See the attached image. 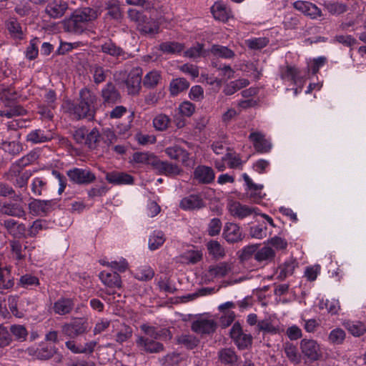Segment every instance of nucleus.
I'll use <instances>...</instances> for the list:
<instances>
[{"label": "nucleus", "mask_w": 366, "mask_h": 366, "mask_svg": "<svg viewBox=\"0 0 366 366\" xmlns=\"http://www.w3.org/2000/svg\"><path fill=\"white\" fill-rule=\"evenodd\" d=\"M98 11L95 9L84 7L75 10L69 18L63 21L64 29L69 33L81 34L85 31L89 24L97 19Z\"/></svg>", "instance_id": "f257e3e1"}, {"label": "nucleus", "mask_w": 366, "mask_h": 366, "mask_svg": "<svg viewBox=\"0 0 366 366\" xmlns=\"http://www.w3.org/2000/svg\"><path fill=\"white\" fill-rule=\"evenodd\" d=\"M97 96L87 88H84L79 92V102L70 103L68 108L69 112L74 115L76 119H94L96 113Z\"/></svg>", "instance_id": "f03ea898"}, {"label": "nucleus", "mask_w": 366, "mask_h": 366, "mask_svg": "<svg viewBox=\"0 0 366 366\" xmlns=\"http://www.w3.org/2000/svg\"><path fill=\"white\" fill-rule=\"evenodd\" d=\"M32 174L30 170H21L16 165H11L8 172L4 173V177L13 185L19 189L26 190L28 181Z\"/></svg>", "instance_id": "7ed1b4c3"}, {"label": "nucleus", "mask_w": 366, "mask_h": 366, "mask_svg": "<svg viewBox=\"0 0 366 366\" xmlns=\"http://www.w3.org/2000/svg\"><path fill=\"white\" fill-rule=\"evenodd\" d=\"M89 324L84 318H74L71 322L65 323L61 327L64 335L70 338H76L88 331Z\"/></svg>", "instance_id": "20e7f679"}, {"label": "nucleus", "mask_w": 366, "mask_h": 366, "mask_svg": "<svg viewBox=\"0 0 366 366\" xmlns=\"http://www.w3.org/2000/svg\"><path fill=\"white\" fill-rule=\"evenodd\" d=\"M69 180L76 184L88 185L96 180V175L88 168L74 167L66 171Z\"/></svg>", "instance_id": "39448f33"}, {"label": "nucleus", "mask_w": 366, "mask_h": 366, "mask_svg": "<svg viewBox=\"0 0 366 366\" xmlns=\"http://www.w3.org/2000/svg\"><path fill=\"white\" fill-rule=\"evenodd\" d=\"M300 350L311 362L319 360L322 357L320 345L313 339H302L300 341Z\"/></svg>", "instance_id": "423d86ee"}, {"label": "nucleus", "mask_w": 366, "mask_h": 366, "mask_svg": "<svg viewBox=\"0 0 366 366\" xmlns=\"http://www.w3.org/2000/svg\"><path fill=\"white\" fill-rule=\"evenodd\" d=\"M142 69L140 67L133 68L129 73L125 84L129 95H137L141 90Z\"/></svg>", "instance_id": "0eeeda50"}, {"label": "nucleus", "mask_w": 366, "mask_h": 366, "mask_svg": "<svg viewBox=\"0 0 366 366\" xmlns=\"http://www.w3.org/2000/svg\"><path fill=\"white\" fill-rule=\"evenodd\" d=\"M136 345L139 350L144 353L157 354L164 350L162 343L145 336H138L136 340Z\"/></svg>", "instance_id": "6e6552de"}, {"label": "nucleus", "mask_w": 366, "mask_h": 366, "mask_svg": "<svg viewBox=\"0 0 366 366\" xmlns=\"http://www.w3.org/2000/svg\"><path fill=\"white\" fill-rule=\"evenodd\" d=\"M230 337L239 349H245L252 342V335L244 333L238 322H235L231 328Z\"/></svg>", "instance_id": "1a4fd4ad"}, {"label": "nucleus", "mask_w": 366, "mask_h": 366, "mask_svg": "<svg viewBox=\"0 0 366 366\" xmlns=\"http://www.w3.org/2000/svg\"><path fill=\"white\" fill-rule=\"evenodd\" d=\"M54 199L41 200L33 199L28 204L31 214L36 216H46L51 212L56 205Z\"/></svg>", "instance_id": "9d476101"}, {"label": "nucleus", "mask_w": 366, "mask_h": 366, "mask_svg": "<svg viewBox=\"0 0 366 366\" xmlns=\"http://www.w3.org/2000/svg\"><path fill=\"white\" fill-rule=\"evenodd\" d=\"M1 225L14 239L26 237V227L24 223L9 218L3 220Z\"/></svg>", "instance_id": "9b49d317"}, {"label": "nucleus", "mask_w": 366, "mask_h": 366, "mask_svg": "<svg viewBox=\"0 0 366 366\" xmlns=\"http://www.w3.org/2000/svg\"><path fill=\"white\" fill-rule=\"evenodd\" d=\"M100 95L102 99V103L105 107L112 106L119 102L121 100L120 92L111 81L107 82L102 88Z\"/></svg>", "instance_id": "f8f14e48"}, {"label": "nucleus", "mask_w": 366, "mask_h": 366, "mask_svg": "<svg viewBox=\"0 0 366 366\" xmlns=\"http://www.w3.org/2000/svg\"><path fill=\"white\" fill-rule=\"evenodd\" d=\"M100 51L118 61L128 58V54L111 39L106 40L100 45Z\"/></svg>", "instance_id": "ddd939ff"}, {"label": "nucleus", "mask_w": 366, "mask_h": 366, "mask_svg": "<svg viewBox=\"0 0 366 366\" xmlns=\"http://www.w3.org/2000/svg\"><path fill=\"white\" fill-rule=\"evenodd\" d=\"M0 213L4 215L20 219H26L24 207L19 202H5L0 206Z\"/></svg>", "instance_id": "4468645a"}, {"label": "nucleus", "mask_w": 366, "mask_h": 366, "mask_svg": "<svg viewBox=\"0 0 366 366\" xmlns=\"http://www.w3.org/2000/svg\"><path fill=\"white\" fill-rule=\"evenodd\" d=\"M152 168L159 174H164L169 177L178 175L182 172L178 165L167 161H162L157 157L155 162L152 163Z\"/></svg>", "instance_id": "2eb2a0df"}, {"label": "nucleus", "mask_w": 366, "mask_h": 366, "mask_svg": "<svg viewBox=\"0 0 366 366\" xmlns=\"http://www.w3.org/2000/svg\"><path fill=\"white\" fill-rule=\"evenodd\" d=\"M191 327L197 334L209 335L216 330L217 323L212 319L200 317L192 323Z\"/></svg>", "instance_id": "dca6fc26"}, {"label": "nucleus", "mask_w": 366, "mask_h": 366, "mask_svg": "<svg viewBox=\"0 0 366 366\" xmlns=\"http://www.w3.org/2000/svg\"><path fill=\"white\" fill-rule=\"evenodd\" d=\"M249 139L252 142L255 150L260 153L268 152L272 148L271 142L265 138V135L259 132H252Z\"/></svg>", "instance_id": "f3484780"}, {"label": "nucleus", "mask_w": 366, "mask_h": 366, "mask_svg": "<svg viewBox=\"0 0 366 366\" xmlns=\"http://www.w3.org/2000/svg\"><path fill=\"white\" fill-rule=\"evenodd\" d=\"M295 9L301 11L312 19H317L322 16V11L315 4L306 1H296L293 3Z\"/></svg>", "instance_id": "a211bd4d"}, {"label": "nucleus", "mask_w": 366, "mask_h": 366, "mask_svg": "<svg viewBox=\"0 0 366 366\" xmlns=\"http://www.w3.org/2000/svg\"><path fill=\"white\" fill-rule=\"evenodd\" d=\"M229 211L233 217L242 219L256 213V208L242 204L239 202H233L229 204Z\"/></svg>", "instance_id": "6ab92c4d"}, {"label": "nucleus", "mask_w": 366, "mask_h": 366, "mask_svg": "<svg viewBox=\"0 0 366 366\" xmlns=\"http://www.w3.org/2000/svg\"><path fill=\"white\" fill-rule=\"evenodd\" d=\"M214 177L213 169L207 166L197 167L193 173L194 179L199 184H210L214 181Z\"/></svg>", "instance_id": "aec40b11"}, {"label": "nucleus", "mask_w": 366, "mask_h": 366, "mask_svg": "<svg viewBox=\"0 0 366 366\" xmlns=\"http://www.w3.org/2000/svg\"><path fill=\"white\" fill-rule=\"evenodd\" d=\"M179 207L184 210L199 209L205 207V202L200 194H193L184 197Z\"/></svg>", "instance_id": "412c9836"}, {"label": "nucleus", "mask_w": 366, "mask_h": 366, "mask_svg": "<svg viewBox=\"0 0 366 366\" xmlns=\"http://www.w3.org/2000/svg\"><path fill=\"white\" fill-rule=\"evenodd\" d=\"M67 8V4L63 0H50L45 11L50 17L58 19L64 14Z\"/></svg>", "instance_id": "4be33fe9"}, {"label": "nucleus", "mask_w": 366, "mask_h": 366, "mask_svg": "<svg viewBox=\"0 0 366 366\" xmlns=\"http://www.w3.org/2000/svg\"><path fill=\"white\" fill-rule=\"evenodd\" d=\"M29 355L39 360H48L56 352V348L48 344H42L38 347H30L28 349Z\"/></svg>", "instance_id": "5701e85b"}, {"label": "nucleus", "mask_w": 366, "mask_h": 366, "mask_svg": "<svg viewBox=\"0 0 366 366\" xmlns=\"http://www.w3.org/2000/svg\"><path fill=\"white\" fill-rule=\"evenodd\" d=\"M166 154L172 159L182 162L184 165H189V153L178 145H174L165 149Z\"/></svg>", "instance_id": "b1692460"}, {"label": "nucleus", "mask_w": 366, "mask_h": 366, "mask_svg": "<svg viewBox=\"0 0 366 366\" xmlns=\"http://www.w3.org/2000/svg\"><path fill=\"white\" fill-rule=\"evenodd\" d=\"M74 307V301L71 298L60 297L54 302L52 310L54 312L59 315H66L73 310Z\"/></svg>", "instance_id": "393cba45"}, {"label": "nucleus", "mask_w": 366, "mask_h": 366, "mask_svg": "<svg viewBox=\"0 0 366 366\" xmlns=\"http://www.w3.org/2000/svg\"><path fill=\"white\" fill-rule=\"evenodd\" d=\"M105 179L112 184H132L134 183V177L132 175L117 171L107 172Z\"/></svg>", "instance_id": "a878e982"}, {"label": "nucleus", "mask_w": 366, "mask_h": 366, "mask_svg": "<svg viewBox=\"0 0 366 366\" xmlns=\"http://www.w3.org/2000/svg\"><path fill=\"white\" fill-rule=\"evenodd\" d=\"M223 236L226 241L229 243L241 241L243 237L240 227L237 224L232 222L225 224Z\"/></svg>", "instance_id": "bb28decb"}, {"label": "nucleus", "mask_w": 366, "mask_h": 366, "mask_svg": "<svg viewBox=\"0 0 366 366\" xmlns=\"http://www.w3.org/2000/svg\"><path fill=\"white\" fill-rule=\"evenodd\" d=\"M99 278L106 286L110 288H120L122 287L121 277L117 272L103 271L100 272Z\"/></svg>", "instance_id": "cd10ccee"}, {"label": "nucleus", "mask_w": 366, "mask_h": 366, "mask_svg": "<svg viewBox=\"0 0 366 366\" xmlns=\"http://www.w3.org/2000/svg\"><path fill=\"white\" fill-rule=\"evenodd\" d=\"M6 27L10 36L13 39L21 40L24 38V31L21 24L19 22L16 18L10 17L8 20H6Z\"/></svg>", "instance_id": "c85d7f7f"}, {"label": "nucleus", "mask_w": 366, "mask_h": 366, "mask_svg": "<svg viewBox=\"0 0 366 366\" xmlns=\"http://www.w3.org/2000/svg\"><path fill=\"white\" fill-rule=\"evenodd\" d=\"M137 29L142 34L153 36L159 32V26L157 21L146 16L143 22L137 26Z\"/></svg>", "instance_id": "c756f323"}, {"label": "nucleus", "mask_w": 366, "mask_h": 366, "mask_svg": "<svg viewBox=\"0 0 366 366\" xmlns=\"http://www.w3.org/2000/svg\"><path fill=\"white\" fill-rule=\"evenodd\" d=\"M232 271V264L227 262H222L216 265H211L208 268L209 275L212 277H224Z\"/></svg>", "instance_id": "7c9ffc66"}, {"label": "nucleus", "mask_w": 366, "mask_h": 366, "mask_svg": "<svg viewBox=\"0 0 366 366\" xmlns=\"http://www.w3.org/2000/svg\"><path fill=\"white\" fill-rule=\"evenodd\" d=\"M109 70L99 64H92L89 66V72L92 76L93 81L96 84L104 82L107 77Z\"/></svg>", "instance_id": "2f4dec72"}, {"label": "nucleus", "mask_w": 366, "mask_h": 366, "mask_svg": "<svg viewBox=\"0 0 366 366\" xmlns=\"http://www.w3.org/2000/svg\"><path fill=\"white\" fill-rule=\"evenodd\" d=\"M52 137L50 134H46L42 129H38L30 132L26 138L28 142L32 144H41L50 141Z\"/></svg>", "instance_id": "473e14b6"}, {"label": "nucleus", "mask_w": 366, "mask_h": 366, "mask_svg": "<svg viewBox=\"0 0 366 366\" xmlns=\"http://www.w3.org/2000/svg\"><path fill=\"white\" fill-rule=\"evenodd\" d=\"M211 12L214 19L219 21H227L230 17V11L222 2H216L211 7Z\"/></svg>", "instance_id": "72a5a7b5"}, {"label": "nucleus", "mask_w": 366, "mask_h": 366, "mask_svg": "<svg viewBox=\"0 0 366 366\" xmlns=\"http://www.w3.org/2000/svg\"><path fill=\"white\" fill-rule=\"evenodd\" d=\"M0 197H10L14 201H23V196L20 192H16V190L4 182H0Z\"/></svg>", "instance_id": "f704fd0d"}, {"label": "nucleus", "mask_w": 366, "mask_h": 366, "mask_svg": "<svg viewBox=\"0 0 366 366\" xmlns=\"http://www.w3.org/2000/svg\"><path fill=\"white\" fill-rule=\"evenodd\" d=\"M280 77L283 80L292 81L297 84L300 79V71L295 66L286 65L280 67Z\"/></svg>", "instance_id": "c9c22d12"}, {"label": "nucleus", "mask_w": 366, "mask_h": 366, "mask_svg": "<svg viewBox=\"0 0 366 366\" xmlns=\"http://www.w3.org/2000/svg\"><path fill=\"white\" fill-rule=\"evenodd\" d=\"M297 267H298V262L295 259L285 262L278 267V279L284 280L287 277L292 275Z\"/></svg>", "instance_id": "e433bc0d"}, {"label": "nucleus", "mask_w": 366, "mask_h": 366, "mask_svg": "<svg viewBox=\"0 0 366 366\" xmlns=\"http://www.w3.org/2000/svg\"><path fill=\"white\" fill-rule=\"evenodd\" d=\"M140 329L147 335V337L150 339L157 340L162 335L167 336V335L169 339L172 337L170 332L168 330L162 329L158 330L156 327L146 324L142 325Z\"/></svg>", "instance_id": "4c0bfd02"}, {"label": "nucleus", "mask_w": 366, "mask_h": 366, "mask_svg": "<svg viewBox=\"0 0 366 366\" xmlns=\"http://www.w3.org/2000/svg\"><path fill=\"white\" fill-rule=\"evenodd\" d=\"M275 257V252L269 247L264 246L254 254V259L259 263L272 262Z\"/></svg>", "instance_id": "58836bf2"}, {"label": "nucleus", "mask_w": 366, "mask_h": 366, "mask_svg": "<svg viewBox=\"0 0 366 366\" xmlns=\"http://www.w3.org/2000/svg\"><path fill=\"white\" fill-rule=\"evenodd\" d=\"M218 359L222 364L232 365L237 362L238 356L234 350L223 348L218 352Z\"/></svg>", "instance_id": "ea45409f"}, {"label": "nucleus", "mask_w": 366, "mask_h": 366, "mask_svg": "<svg viewBox=\"0 0 366 366\" xmlns=\"http://www.w3.org/2000/svg\"><path fill=\"white\" fill-rule=\"evenodd\" d=\"M133 330L129 326L124 323L119 325L117 332L115 335V341L122 345L128 341L132 336Z\"/></svg>", "instance_id": "a19ab883"}, {"label": "nucleus", "mask_w": 366, "mask_h": 366, "mask_svg": "<svg viewBox=\"0 0 366 366\" xmlns=\"http://www.w3.org/2000/svg\"><path fill=\"white\" fill-rule=\"evenodd\" d=\"M189 86V82L184 78L173 79L169 84V92L172 96H177L179 93L187 90Z\"/></svg>", "instance_id": "79ce46f5"}, {"label": "nucleus", "mask_w": 366, "mask_h": 366, "mask_svg": "<svg viewBox=\"0 0 366 366\" xmlns=\"http://www.w3.org/2000/svg\"><path fill=\"white\" fill-rule=\"evenodd\" d=\"M162 76L159 71L157 70H152L148 72L143 81V85L148 89L155 88L161 81Z\"/></svg>", "instance_id": "37998d69"}, {"label": "nucleus", "mask_w": 366, "mask_h": 366, "mask_svg": "<svg viewBox=\"0 0 366 366\" xmlns=\"http://www.w3.org/2000/svg\"><path fill=\"white\" fill-rule=\"evenodd\" d=\"M165 242L164 234L162 231H154L149 237L148 246L152 251L159 249Z\"/></svg>", "instance_id": "c03bdc74"}, {"label": "nucleus", "mask_w": 366, "mask_h": 366, "mask_svg": "<svg viewBox=\"0 0 366 366\" xmlns=\"http://www.w3.org/2000/svg\"><path fill=\"white\" fill-rule=\"evenodd\" d=\"M157 156L150 152H134L132 155V161L137 164H146L152 167V163L155 162Z\"/></svg>", "instance_id": "a18cd8bd"}, {"label": "nucleus", "mask_w": 366, "mask_h": 366, "mask_svg": "<svg viewBox=\"0 0 366 366\" xmlns=\"http://www.w3.org/2000/svg\"><path fill=\"white\" fill-rule=\"evenodd\" d=\"M209 253L216 259L223 258L225 256L224 247L216 240H210L207 244Z\"/></svg>", "instance_id": "49530a36"}, {"label": "nucleus", "mask_w": 366, "mask_h": 366, "mask_svg": "<svg viewBox=\"0 0 366 366\" xmlns=\"http://www.w3.org/2000/svg\"><path fill=\"white\" fill-rule=\"evenodd\" d=\"M210 51L214 56L223 59H232L235 56L232 49L219 44H214Z\"/></svg>", "instance_id": "de8ad7c7"}, {"label": "nucleus", "mask_w": 366, "mask_h": 366, "mask_svg": "<svg viewBox=\"0 0 366 366\" xmlns=\"http://www.w3.org/2000/svg\"><path fill=\"white\" fill-rule=\"evenodd\" d=\"M183 49L184 45L175 41H166L159 44V50L165 54H178Z\"/></svg>", "instance_id": "09e8293b"}, {"label": "nucleus", "mask_w": 366, "mask_h": 366, "mask_svg": "<svg viewBox=\"0 0 366 366\" xmlns=\"http://www.w3.org/2000/svg\"><path fill=\"white\" fill-rule=\"evenodd\" d=\"M242 177L247 186L248 189L253 192L250 194V197L252 198L254 201L260 199L261 196L259 193H257V192H260L263 188V186L262 184H254L246 173L242 174Z\"/></svg>", "instance_id": "8fccbe9b"}, {"label": "nucleus", "mask_w": 366, "mask_h": 366, "mask_svg": "<svg viewBox=\"0 0 366 366\" xmlns=\"http://www.w3.org/2000/svg\"><path fill=\"white\" fill-rule=\"evenodd\" d=\"M14 285V278L7 267L3 268L0 272V290H8Z\"/></svg>", "instance_id": "3c124183"}, {"label": "nucleus", "mask_w": 366, "mask_h": 366, "mask_svg": "<svg viewBox=\"0 0 366 366\" xmlns=\"http://www.w3.org/2000/svg\"><path fill=\"white\" fill-rule=\"evenodd\" d=\"M325 6L332 15H340L347 10V6L345 4L337 1L325 2Z\"/></svg>", "instance_id": "603ef678"}, {"label": "nucleus", "mask_w": 366, "mask_h": 366, "mask_svg": "<svg viewBox=\"0 0 366 366\" xmlns=\"http://www.w3.org/2000/svg\"><path fill=\"white\" fill-rule=\"evenodd\" d=\"M9 333L14 337L16 340L23 342L26 340L28 332L26 327L21 325H12L9 328Z\"/></svg>", "instance_id": "864d4df0"}, {"label": "nucleus", "mask_w": 366, "mask_h": 366, "mask_svg": "<svg viewBox=\"0 0 366 366\" xmlns=\"http://www.w3.org/2000/svg\"><path fill=\"white\" fill-rule=\"evenodd\" d=\"M1 144L6 152L13 156L20 154L23 150L22 144L14 140L9 142H1Z\"/></svg>", "instance_id": "5fc2aeb1"}, {"label": "nucleus", "mask_w": 366, "mask_h": 366, "mask_svg": "<svg viewBox=\"0 0 366 366\" xmlns=\"http://www.w3.org/2000/svg\"><path fill=\"white\" fill-rule=\"evenodd\" d=\"M100 134L97 128L92 129L89 132L87 131L84 144L89 149H94L97 147L99 142Z\"/></svg>", "instance_id": "6e6d98bb"}, {"label": "nucleus", "mask_w": 366, "mask_h": 366, "mask_svg": "<svg viewBox=\"0 0 366 366\" xmlns=\"http://www.w3.org/2000/svg\"><path fill=\"white\" fill-rule=\"evenodd\" d=\"M179 344L184 345L187 349L194 348L199 343L198 339L192 335L183 334L177 337Z\"/></svg>", "instance_id": "4d7b16f0"}, {"label": "nucleus", "mask_w": 366, "mask_h": 366, "mask_svg": "<svg viewBox=\"0 0 366 366\" xmlns=\"http://www.w3.org/2000/svg\"><path fill=\"white\" fill-rule=\"evenodd\" d=\"M107 14L115 19H119L122 17V11L119 1L117 0H110L107 4Z\"/></svg>", "instance_id": "13d9d810"}, {"label": "nucleus", "mask_w": 366, "mask_h": 366, "mask_svg": "<svg viewBox=\"0 0 366 366\" xmlns=\"http://www.w3.org/2000/svg\"><path fill=\"white\" fill-rule=\"evenodd\" d=\"M170 119L164 114L157 115L153 119L154 127L158 131H164L168 128Z\"/></svg>", "instance_id": "bf43d9fd"}, {"label": "nucleus", "mask_w": 366, "mask_h": 366, "mask_svg": "<svg viewBox=\"0 0 366 366\" xmlns=\"http://www.w3.org/2000/svg\"><path fill=\"white\" fill-rule=\"evenodd\" d=\"M245 43L250 49L259 50L269 44V39L266 37L252 38L246 40Z\"/></svg>", "instance_id": "052dcab7"}, {"label": "nucleus", "mask_w": 366, "mask_h": 366, "mask_svg": "<svg viewBox=\"0 0 366 366\" xmlns=\"http://www.w3.org/2000/svg\"><path fill=\"white\" fill-rule=\"evenodd\" d=\"M31 189L34 195L41 196L43 191L46 189V182L41 177H35L32 180Z\"/></svg>", "instance_id": "680f3d73"}, {"label": "nucleus", "mask_w": 366, "mask_h": 366, "mask_svg": "<svg viewBox=\"0 0 366 366\" xmlns=\"http://www.w3.org/2000/svg\"><path fill=\"white\" fill-rule=\"evenodd\" d=\"M9 245L13 256L18 260L24 259L26 257L24 253L21 243L18 239H12L9 241Z\"/></svg>", "instance_id": "e2e57ef3"}, {"label": "nucleus", "mask_w": 366, "mask_h": 366, "mask_svg": "<svg viewBox=\"0 0 366 366\" xmlns=\"http://www.w3.org/2000/svg\"><path fill=\"white\" fill-rule=\"evenodd\" d=\"M39 43V39L34 38L30 42L29 45L27 46L25 55L26 57L29 60H34L38 56L39 49H38V44Z\"/></svg>", "instance_id": "0e129e2a"}, {"label": "nucleus", "mask_w": 366, "mask_h": 366, "mask_svg": "<svg viewBox=\"0 0 366 366\" xmlns=\"http://www.w3.org/2000/svg\"><path fill=\"white\" fill-rule=\"evenodd\" d=\"M154 272L150 267H143L137 270L134 277L140 281H148L153 278Z\"/></svg>", "instance_id": "69168bd1"}, {"label": "nucleus", "mask_w": 366, "mask_h": 366, "mask_svg": "<svg viewBox=\"0 0 366 366\" xmlns=\"http://www.w3.org/2000/svg\"><path fill=\"white\" fill-rule=\"evenodd\" d=\"M12 342V336L9 330L3 324H0V347L9 346Z\"/></svg>", "instance_id": "338daca9"}, {"label": "nucleus", "mask_w": 366, "mask_h": 366, "mask_svg": "<svg viewBox=\"0 0 366 366\" xmlns=\"http://www.w3.org/2000/svg\"><path fill=\"white\" fill-rule=\"evenodd\" d=\"M345 338V332L343 330L336 328L332 330L328 337L329 341L334 345H340Z\"/></svg>", "instance_id": "774afa93"}]
</instances>
